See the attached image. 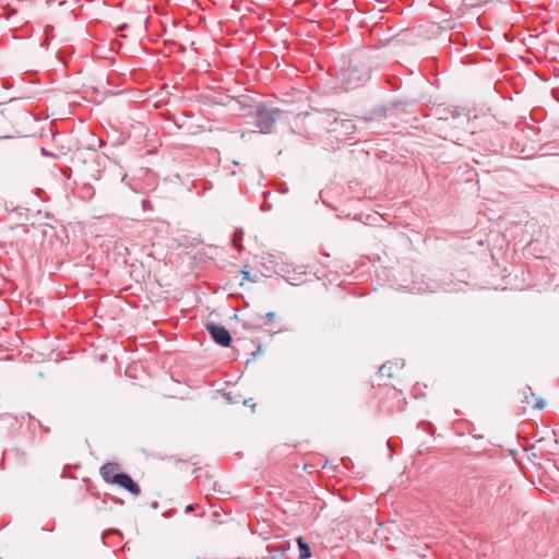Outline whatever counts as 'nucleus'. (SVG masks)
<instances>
[{
  "label": "nucleus",
  "mask_w": 559,
  "mask_h": 559,
  "mask_svg": "<svg viewBox=\"0 0 559 559\" xmlns=\"http://www.w3.org/2000/svg\"><path fill=\"white\" fill-rule=\"evenodd\" d=\"M322 124L330 133H335L337 136H343L346 140H353L356 132V124L350 119L340 118V114L335 110H328L324 112Z\"/></svg>",
  "instance_id": "obj_1"
},
{
  "label": "nucleus",
  "mask_w": 559,
  "mask_h": 559,
  "mask_svg": "<svg viewBox=\"0 0 559 559\" xmlns=\"http://www.w3.org/2000/svg\"><path fill=\"white\" fill-rule=\"evenodd\" d=\"M283 111L277 108H267L259 106L257 108V128L262 133H271L276 121L282 117Z\"/></svg>",
  "instance_id": "obj_2"
},
{
  "label": "nucleus",
  "mask_w": 559,
  "mask_h": 559,
  "mask_svg": "<svg viewBox=\"0 0 559 559\" xmlns=\"http://www.w3.org/2000/svg\"><path fill=\"white\" fill-rule=\"evenodd\" d=\"M206 330L216 344L223 347H228L230 345L233 338L225 326L210 323L206 325Z\"/></svg>",
  "instance_id": "obj_3"
},
{
  "label": "nucleus",
  "mask_w": 559,
  "mask_h": 559,
  "mask_svg": "<svg viewBox=\"0 0 559 559\" xmlns=\"http://www.w3.org/2000/svg\"><path fill=\"white\" fill-rule=\"evenodd\" d=\"M117 463H106L100 467V475L106 483L115 484L118 476L122 475Z\"/></svg>",
  "instance_id": "obj_4"
},
{
  "label": "nucleus",
  "mask_w": 559,
  "mask_h": 559,
  "mask_svg": "<svg viewBox=\"0 0 559 559\" xmlns=\"http://www.w3.org/2000/svg\"><path fill=\"white\" fill-rule=\"evenodd\" d=\"M115 484L124 488L126 490L131 492L133 496H139L141 493L140 486L127 473H122V475L118 476L117 481Z\"/></svg>",
  "instance_id": "obj_5"
},
{
  "label": "nucleus",
  "mask_w": 559,
  "mask_h": 559,
  "mask_svg": "<svg viewBox=\"0 0 559 559\" xmlns=\"http://www.w3.org/2000/svg\"><path fill=\"white\" fill-rule=\"evenodd\" d=\"M527 390L530 391V395L525 394L523 402L526 404H531L532 401L534 400L535 403L533 404V407L536 409H543L546 406V402L542 399H537L535 394L532 392L531 388H527Z\"/></svg>",
  "instance_id": "obj_6"
},
{
  "label": "nucleus",
  "mask_w": 559,
  "mask_h": 559,
  "mask_svg": "<svg viewBox=\"0 0 559 559\" xmlns=\"http://www.w3.org/2000/svg\"><path fill=\"white\" fill-rule=\"evenodd\" d=\"M297 544L299 548V559H308L311 557V550L308 543L304 540L302 537L297 538Z\"/></svg>",
  "instance_id": "obj_7"
},
{
  "label": "nucleus",
  "mask_w": 559,
  "mask_h": 559,
  "mask_svg": "<svg viewBox=\"0 0 559 559\" xmlns=\"http://www.w3.org/2000/svg\"><path fill=\"white\" fill-rule=\"evenodd\" d=\"M393 367L394 365L391 364V362H386V364H383L380 368H379V374L381 378H391L393 376L392 373V370H393Z\"/></svg>",
  "instance_id": "obj_8"
},
{
  "label": "nucleus",
  "mask_w": 559,
  "mask_h": 559,
  "mask_svg": "<svg viewBox=\"0 0 559 559\" xmlns=\"http://www.w3.org/2000/svg\"><path fill=\"white\" fill-rule=\"evenodd\" d=\"M242 238V230H237L234 235V243L237 247L238 251H240L241 247L238 245V241H240Z\"/></svg>",
  "instance_id": "obj_9"
},
{
  "label": "nucleus",
  "mask_w": 559,
  "mask_h": 559,
  "mask_svg": "<svg viewBox=\"0 0 559 559\" xmlns=\"http://www.w3.org/2000/svg\"><path fill=\"white\" fill-rule=\"evenodd\" d=\"M401 287L406 289L407 292H411V293H415V289H416L415 285H413L412 287L407 286V285H401Z\"/></svg>",
  "instance_id": "obj_10"
},
{
  "label": "nucleus",
  "mask_w": 559,
  "mask_h": 559,
  "mask_svg": "<svg viewBox=\"0 0 559 559\" xmlns=\"http://www.w3.org/2000/svg\"><path fill=\"white\" fill-rule=\"evenodd\" d=\"M275 317V313L273 311H270L265 314V318L269 322H271Z\"/></svg>",
  "instance_id": "obj_11"
},
{
  "label": "nucleus",
  "mask_w": 559,
  "mask_h": 559,
  "mask_svg": "<svg viewBox=\"0 0 559 559\" xmlns=\"http://www.w3.org/2000/svg\"><path fill=\"white\" fill-rule=\"evenodd\" d=\"M193 510H194V504H188V506L186 507V510H185V511H186V513H190V512H192Z\"/></svg>",
  "instance_id": "obj_12"
},
{
  "label": "nucleus",
  "mask_w": 559,
  "mask_h": 559,
  "mask_svg": "<svg viewBox=\"0 0 559 559\" xmlns=\"http://www.w3.org/2000/svg\"><path fill=\"white\" fill-rule=\"evenodd\" d=\"M420 425H421V427H423V426H426V427H425V429H427V430H430V429H431V425H430V424H426V423H425V421H423V420L420 421Z\"/></svg>",
  "instance_id": "obj_13"
},
{
  "label": "nucleus",
  "mask_w": 559,
  "mask_h": 559,
  "mask_svg": "<svg viewBox=\"0 0 559 559\" xmlns=\"http://www.w3.org/2000/svg\"><path fill=\"white\" fill-rule=\"evenodd\" d=\"M262 211H269L271 209V205H262L261 206Z\"/></svg>",
  "instance_id": "obj_14"
},
{
  "label": "nucleus",
  "mask_w": 559,
  "mask_h": 559,
  "mask_svg": "<svg viewBox=\"0 0 559 559\" xmlns=\"http://www.w3.org/2000/svg\"><path fill=\"white\" fill-rule=\"evenodd\" d=\"M241 273H242V275H243V277H245V278H249V274H250V273H249L248 271H242Z\"/></svg>",
  "instance_id": "obj_15"
},
{
  "label": "nucleus",
  "mask_w": 559,
  "mask_h": 559,
  "mask_svg": "<svg viewBox=\"0 0 559 559\" xmlns=\"http://www.w3.org/2000/svg\"><path fill=\"white\" fill-rule=\"evenodd\" d=\"M243 326H245L246 329L251 328V325H250L248 322H246V323L243 324Z\"/></svg>",
  "instance_id": "obj_16"
},
{
  "label": "nucleus",
  "mask_w": 559,
  "mask_h": 559,
  "mask_svg": "<svg viewBox=\"0 0 559 559\" xmlns=\"http://www.w3.org/2000/svg\"><path fill=\"white\" fill-rule=\"evenodd\" d=\"M421 2H427L429 5L431 4V0H420Z\"/></svg>",
  "instance_id": "obj_17"
},
{
  "label": "nucleus",
  "mask_w": 559,
  "mask_h": 559,
  "mask_svg": "<svg viewBox=\"0 0 559 559\" xmlns=\"http://www.w3.org/2000/svg\"><path fill=\"white\" fill-rule=\"evenodd\" d=\"M146 203H147V201H143V206L144 207H148V204H146Z\"/></svg>",
  "instance_id": "obj_18"
},
{
  "label": "nucleus",
  "mask_w": 559,
  "mask_h": 559,
  "mask_svg": "<svg viewBox=\"0 0 559 559\" xmlns=\"http://www.w3.org/2000/svg\"><path fill=\"white\" fill-rule=\"evenodd\" d=\"M146 203H147V201H143V206L144 207H148V204H146Z\"/></svg>",
  "instance_id": "obj_19"
},
{
  "label": "nucleus",
  "mask_w": 559,
  "mask_h": 559,
  "mask_svg": "<svg viewBox=\"0 0 559 559\" xmlns=\"http://www.w3.org/2000/svg\"><path fill=\"white\" fill-rule=\"evenodd\" d=\"M457 118H461V115H459V116H453V119H457Z\"/></svg>",
  "instance_id": "obj_20"
}]
</instances>
